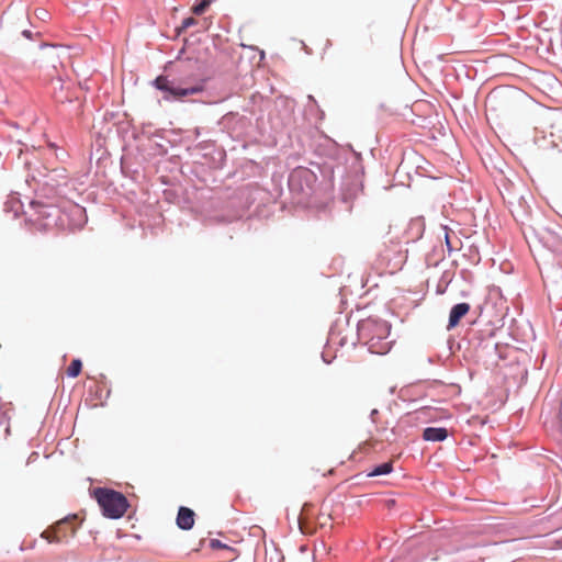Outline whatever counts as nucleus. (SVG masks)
I'll use <instances>...</instances> for the list:
<instances>
[{
    "mask_svg": "<svg viewBox=\"0 0 562 562\" xmlns=\"http://www.w3.org/2000/svg\"><path fill=\"white\" fill-rule=\"evenodd\" d=\"M469 311L470 305L468 303H459L454 305L450 311L448 328L456 327Z\"/></svg>",
    "mask_w": 562,
    "mask_h": 562,
    "instance_id": "obj_6",
    "label": "nucleus"
},
{
    "mask_svg": "<svg viewBox=\"0 0 562 562\" xmlns=\"http://www.w3.org/2000/svg\"><path fill=\"white\" fill-rule=\"evenodd\" d=\"M67 518H70V524L67 527H64V532H68L69 533V528L70 527H76L74 521L77 519V515H71V516H68Z\"/></svg>",
    "mask_w": 562,
    "mask_h": 562,
    "instance_id": "obj_16",
    "label": "nucleus"
},
{
    "mask_svg": "<svg viewBox=\"0 0 562 562\" xmlns=\"http://www.w3.org/2000/svg\"><path fill=\"white\" fill-rule=\"evenodd\" d=\"M194 525V512L188 507H180L177 516V526L190 530Z\"/></svg>",
    "mask_w": 562,
    "mask_h": 562,
    "instance_id": "obj_5",
    "label": "nucleus"
},
{
    "mask_svg": "<svg viewBox=\"0 0 562 562\" xmlns=\"http://www.w3.org/2000/svg\"><path fill=\"white\" fill-rule=\"evenodd\" d=\"M154 85L157 89L167 92L170 97L175 99H181L187 95H192L201 92L200 87L192 88H176L172 86V82L165 76H159L155 79Z\"/></svg>",
    "mask_w": 562,
    "mask_h": 562,
    "instance_id": "obj_3",
    "label": "nucleus"
},
{
    "mask_svg": "<svg viewBox=\"0 0 562 562\" xmlns=\"http://www.w3.org/2000/svg\"><path fill=\"white\" fill-rule=\"evenodd\" d=\"M379 414L378 409H372L371 419L373 423H376V415Z\"/></svg>",
    "mask_w": 562,
    "mask_h": 562,
    "instance_id": "obj_18",
    "label": "nucleus"
},
{
    "mask_svg": "<svg viewBox=\"0 0 562 562\" xmlns=\"http://www.w3.org/2000/svg\"><path fill=\"white\" fill-rule=\"evenodd\" d=\"M210 5V0H200V2L195 3L192 7V12L196 15L204 13L206 8Z\"/></svg>",
    "mask_w": 562,
    "mask_h": 562,
    "instance_id": "obj_10",
    "label": "nucleus"
},
{
    "mask_svg": "<svg viewBox=\"0 0 562 562\" xmlns=\"http://www.w3.org/2000/svg\"><path fill=\"white\" fill-rule=\"evenodd\" d=\"M193 24H195V20L193 18H187L182 21V29H188Z\"/></svg>",
    "mask_w": 562,
    "mask_h": 562,
    "instance_id": "obj_15",
    "label": "nucleus"
},
{
    "mask_svg": "<svg viewBox=\"0 0 562 562\" xmlns=\"http://www.w3.org/2000/svg\"><path fill=\"white\" fill-rule=\"evenodd\" d=\"M448 437V430L443 427H427L423 431L426 441H442Z\"/></svg>",
    "mask_w": 562,
    "mask_h": 562,
    "instance_id": "obj_7",
    "label": "nucleus"
},
{
    "mask_svg": "<svg viewBox=\"0 0 562 562\" xmlns=\"http://www.w3.org/2000/svg\"><path fill=\"white\" fill-rule=\"evenodd\" d=\"M372 325H374L382 335H387L389 334V328H387L385 323H371V322H368V323L362 325V329L369 328Z\"/></svg>",
    "mask_w": 562,
    "mask_h": 562,
    "instance_id": "obj_12",
    "label": "nucleus"
},
{
    "mask_svg": "<svg viewBox=\"0 0 562 562\" xmlns=\"http://www.w3.org/2000/svg\"><path fill=\"white\" fill-rule=\"evenodd\" d=\"M393 470L392 462H385L383 464H380L375 467L370 473L369 476H379L391 473Z\"/></svg>",
    "mask_w": 562,
    "mask_h": 562,
    "instance_id": "obj_8",
    "label": "nucleus"
},
{
    "mask_svg": "<svg viewBox=\"0 0 562 562\" xmlns=\"http://www.w3.org/2000/svg\"><path fill=\"white\" fill-rule=\"evenodd\" d=\"M211 547L212 548H224L225 546H223L220 540L213 539L211 541Z\"/></svg>",
    "mask_w": 562,
    "mask_h": 562,
    "instance_id": "obj_17",
    "label": "nucleus"
},
{
    "mask_svg": "<svg viewBox=\"0 0 562 562\" xmlns=\"http://www.w3.org/2000/svg\"><path fill=\"white\" fill-rule=\"evenodd\" d=\"M69 524L70 518L60 519L53 527L45 530L42 533V537L46 539L49 543H58L64 540H67L69 537H74L77 532V527H70L69 533L64 532V527H67Z\"/></svg>",
    "mask_w": 562,
    "mask_h": 562,
    "instance_id": "obj_2",
    "label": "nucleus"
},
{
    "mask_svg": "<svg viewBox=\"0 0 562 562\" xmlns=\"http://www.w3.org/2000/svg\"><path fill=\"white\" fill-rule=\"evenodd\" d=\"M315 180H316V176L312 170L301 167V168H296L292 171L290 179H289V184L292 189H297V190L303 191L304 190L303 182L305 183L306 188L310 189L312 187V184L315 182Z\"/></svg>",
    "mask_w": 562,
    "mask_h": 562,
    "instance_id": "obj_4",
    "label": "nucleus"
},
{
    "mask_svg": "<svg viewBox=\"0 0 562 562\" xmlns=\"http://www.w3.org/2000/svg\"><path fill=\"white\" fill-rule=\"evenodd\" d=\"M82 369V362L80 359H74L67 368V375L70 378H77Z\"/></svg>",
    "mask_w": 562,
    "mask_h": 562,
    "instance_id": "obj_9",
    "label": "nucleus"
},
{
    "mask_svg": "<svg viewBox=\"0 0 562 562\" xmlns=\"http://www.w3.org/2000/svg\"><path fill=\"white\" fill-rule=\"evenodd\" d=\"M93 495L106 518L123 517L130 506L127 498L122 493L111 488L98 487L93 491Z\"/></svg>",
    "mask_w": 562,
    "mask_h": 562,
    "instance_id": "obj_1",
    "label": "nucleus"
},
{
    "mask_svg": "<svg viewBox=\"0 0 562 562\" xmlns=\"http://www.w3.org/2000/svg\"><path fill=\"white\" fill-rule=\"evenodd\" d=\"M368 344H369V348H370V350H371L372 352H375V353H380V355H382V353L387 352V350H389V344H387V342L383 344V345L381 346V348L375 349V342H374V338H373V337L368 341Z\"/></svg>",
    "mask_w": 562,
    "mask_h": 562,
    "instance_id": "obj_11",
    "label": "nucleus"
},
{
    "mask_svg": "<svg viewBox=\"0 0 562 562\" xmlns=\"http://www.w3.org/2000/svg\"><path fill=\"white\" fill-rule=\"evenodd\" d=\"M443 229H445V240H446L447 248L449 251H451V250H453L454 247L452 245L450 234H453V232L451 229H449L447 226H445Z\"/></svg>",
    "mask_w": 562,
    "mask_h": 562,
    "instance_id": "obj_13",
    "label": "nucleus"
},
{
    "mask_svg": "<svg viewBox=\"0 0 562 562\" xmlns=\"http://www.w3.org/2000/svg\"><path fill=\"white\" fill-rule=\"evenodd\" d=\"M376 442L378 441L375 439H368L360 445V449L367 451L368 449L373 448Z\"/></svg>",
    "mask_w": 562,
    "mask_h": 562,
    "instance_id": "obj_14",
    "label": "nucleus"
}]
</instances>
